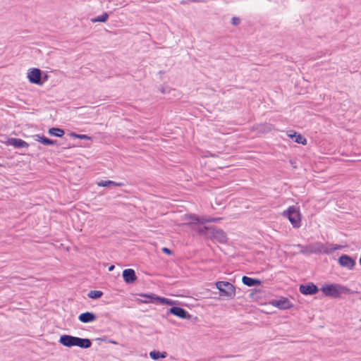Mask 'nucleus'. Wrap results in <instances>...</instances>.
<instances>
[{"label": "nucleus", "mask_w": 361, "mask_h": 361, "mask_svg": "<svg viewBox=\"0 0 361 361\" xmlns=\"http://www.w3.org/2000/svg\"><path fill=\"white\" fill-rule=\"evenodd\" d=\"M320 290L326 297L331 298H341L343 294L353 295L358 293L336 283H326L322 286Z\"/></svg>", "instance_id": "nucleus-1"}, {"label": "nucleus", "mask_w": 361, "mask_h": 361, "mask_svg": "<svg viewBox=\"0 0 361 361\" xmlns=\"http://www.w3.org/2000/svg\"><path fill=\"white\" fill-rule=\"evenodd\" d=\"M195 229L199 235H203L207 238L216 240L222 244L227 243L228 238L226 232L215 226H199Z\"/></svg>", "instance_id": "nucleus-2"}, {"label": "nucleus", "mask_w": 361, "mask_h": 361, "mask_svg": "<svg viewBox=\"0 0 361 361\" xmlns=\"http://www.w3.org/2000/svg\"><path fill=\"white\" fill-rule=\"evenodd\" d=\"M59 343L67 348L78 346L82 349L90 348L92 345V342L90 338H80L68 334L61 335L59 338Z\"/></svg>", "instance_id": "nucleus-3"}, {"label": "nucleus", "mask_w": 361, "mask_h": 361, "mask_svg": "<svg viewBox=\"0 0 361 361\" xmlns=\"http://www.w3.org/2000/svg\"><path fill=\"white\" fill-rule=\"evenodd\" d=\"M219 290V295L224 300L233 299L236 294V287L231 283L224 281H218L214 283Z\"/></svg>", "instance_id": "nucleus-4"}, {"label": "nucleus", "mask_w": 361, "mask_h": 361, "mask_svg": "<svg viewBox=\"0 0 361 361\" xmlns=\"http://www.w3.org/2000/svg\"><path fill=\"white\" fill-rule=\"evenodd\" d=\"M139 296L144 298L137 299L138 303H152L155 305H176V300H173L167 298L157 295L154 293H140Z\"/></svg>", "instance_id": "nucleus-5"}, {"label": "nucleus", "mask_w": 361, "mask_h": 361, "mask_svg": "<svg viewBox=\"0 0 361 361\" xmlns=\"http://www.w3.org/2000/svg\"><path fill=\"white\" fill-rule=\"evenodd\" d=\"M311 254H331L334 251L340 250L341 245L334 244H324L321 242H316L310 244Z\"/></svg>", "instance_id": "nucleus-6"}, {"label": "nucleus", "mask_w": 361, "mask_h": 361, "mask_svg": "<svg viewBox=\"0 0 361 361\" xmlns=\"http://www.w3.org/2000/svg\"><path fill=\"white\" fill-rule=\"evenodd\" d=\"M27 78L30 83L42 85L48 80V75L38 68H32L27 71Z\"/></svg>", "instance_id": "nucleus-7"}, {"label": "nucleus", "mask_w": 361, "mask_h": 361, "mask_svg": "<svg viewBox=\"0 0 361 361\" xmlns=\"http://www.w3.org/2000/svg\"><path fill=\"white\" fill-rule=\"evenodd\" d=\"M283 216L289 220L293 228H298L301 226L302 215L296 207L290 206L283 212Z\"/></svg>", "instance_id": "nucleus-8"}, {"label": "nucleus", "mask_w": 361, "mask_h": 361, "mask_svg": "<svg viewBox=\"0 0 361 361\" xmlns=\"http://www.w3.org/2000/svg\"><path fill=\"white\" fill-rule=\"evenodd\" d=\"M177 302L176 305H169L171 307L167 310L166 315L173 314L183 319H191L192 316L184 308L177 306L179 304L178 301Z\"/></svg>", "instance_id": "nucleus-9"}, {"label": "nucleus", "mask_w": 361, "mask_h": 361, "mask_svg": "<svg viewBox=\"0 0 361 361\" xmlns=\"http://www.w3.org/2000/svg\"><path fill=\"white\" fill-rule=\"evenodd\" d=\"M338 264L341 267L348 269V270H353L356 264L355 259L353 257L347 255L342 254L338 258Z\"/></svg>", "instance_id": "nucleus-10"}, {"label": "nucleus", "mask_w": 361, "mask_h": 361, "mask_svg": "<svg viewBox=\"0 0 361 361\" xmlns=\"http://www.w3.org/2000/svg\"><path fill=\"white\" fill-rule=\"evenodd\" d=\"M319 290L320 288L313 282L302 283L299 286V291L304 295H316Z\"/></svg>", "instance_id": "nucleus-11"}, {"label": "nucleus", "mask_w": 361, "mask_h": 361, "mask_svg": "<svg viewBox=\"0 0 361 361\" xmlns=\"http://www.w3.org/2000/svg\"><path fill=\"white\" fill-rule=\"evenodd\" d=\"M269 303L280 310H289L293 306L288 298L285 297H281L279 299H273Z\"/></svg>", "instance_id": "nucleus-12"}, {"label": "nucleus", "mask_w": 361, "mask_h": 361, "mask_svg": "<svg viewBox=\"0 0 361 361\" xmlns=\"http://www.w3.org/2000/svg\"><path fill=\"white\" fill-rule=\"evenodd\" d=\"M4 143L7 146H12L15 149L27 148L29 144L25 140L16 137H6Z\"/></svg>", "instance_id": "nucleus-13"}, {"label": "nucleus", "mask_w": 361, "mask_h": 361, "mask_svg": "<svg viewBox=\"0 0 361 361\" xmlns=\"http://www.w3.org/2000/svg\"><path fill=\"white\" fill-rule=\"evenodd\" d=\"M122 277L126 284H133L137 281V276L133 269H126L122 272Z\"/></svg>", "instance_id": "nucleus-14"}, {"label": "nucleus", "mask_w": 361, "mask_h": 361, "mask_svg": "<svg viewBox=\"0 0 361 361\" xmlns=\"http://www.w3.org/2000/svg\"><path fill=\"white\" fill-rule=\"evenodd\" d=\"M287 135L298 144L306 145L307 143V139L302 135L293 130H288L287 132Z\"/></svg>", "instance_id": "nucleus-15"}, {"label": "nucleus", "mask_w": 361, "mask_h": 361, "mask_svg": "<svg viewBox=\"0 0 361 361\" xmlns=\"http://www.w3.org/2000/svg\"><path fill=\"white\" fill-rule=\"evenodd\" d=\"M97 317L95 313L92 312H82L78 316V320L82 323H90L97 319Z\"/></svg>", "instance_id": "nucleus-16"}, {"label": "nucleus", "mask_w": 361, "mask_h": 361, "mask_svg": "<svg viewBox=\"0 0 361 361\" xmlns=\"http://www.w3.org/2000/svg\"><path fill=\"white\" fill-rule=\"evenodd\" d=\"M35 140L40 142L45 146H53L58 145V141L47 137L44 135H34Z\"/></svg>", "instance_id": "nucleus-17"}, {"label": "nucleus", "mask_w": 361, "mask_h": 361, "mask_svg": "<svg viewBox=\"0 0 361 361\" xmlns=\"http://www.w3.org/2000/svg\"><path fill=\"white\" fill-rule=\"evenodd\" d=\"M185 216V219L190 220V221L188 223H187V225H188L191 228L192 230L195 231V229H194V228H197L199 227L198 223H199L200 216L195 214H186Z\"/></svg>", "instance_id": "nucleus-18"}, {"label": "nucleus", "mask_w": 361, "mask_h": 361, "mask_svg": "<svg viewBox=\"0 0 361 361\" xmlns=\"http://www.w3.org/2000/svg\"><path fill=\"white\" fill-rule=\"evenodd\" d=\"M242 282L248 287L257 286L262 283V281L259 279L251 278L247 276L242 277Z\"/></svg>", "instance_id": "nucleus-19"}, {"label": "nucleus", "mask_w": 361, "mask_h": 361, "mask_svg": "<svg viewBox=\"0 0 361 361\" xmlns=\"http://www.w3.org/2000/svg\"><path fill=\"white\" fill-rule=\"evenodd\" d=\"M97 186L104 188H111L113 186L121 187L125 186L126 184L123 182H116L111 180H101L97 183Z\"/></svg>", "instance_id": "nucleus-20"}, {"label": "nucleus", "mask_w": 361, "mask_h": 361, "mask_svg": "<svg viewBox=\"0 0 361 361\" xmlns=\"http://www.w3.org/2000/svg\"><path fill=\"white\" fill-rule=\"evenodd\" d=\"M48 134L52 137H62L65 134V131L63 128H61L51 127L49 128Z\"/></svg>", "instance_id": "nucleus-21"}, {"label": "nucleus", "mask_w": 361, "mask_h": 361, "mask_svg": "<svg viewBox=\"0 0 361 361\" xmlns=\"http://www.w3.org/2000/svg\"><path fill=\"white\" fill-rule=\"evenodd\" d=\"M168 356V353L166 351L160 352L159 350H154L149 352V357L153 360H158L161 358H166Z\"/></svg>", "instance_id": "nucleus-22"}, {"label": "nucleus", "mask_w": 361, "mask_h": 361, "mask_svg": "<svg viewBox=\"0 0 361 361\" xmlns=\"http://www.w3.org/2000/svg\"><path fill=\"white\" fill-rule=\"evenodd\" d=\"M263 291L259 288H254L250 290L249 298L252 300L257 301L262 298Z\"/></svg>", "instance_id": "nucleus-23"}, {"label": "nucleus", "mask_w": 361, "mask_h": 361, "mask_svg": "<svg viewBox=\"0 0 361 361\" xmlns=\"http://www.w3.org/2000/svg\"><path fill=\"white\" fill-rule=\"evenodd\" d=\"M109 19V13L106 12L103 13L102 15L98 16L91 19L92 23H106Z\"/></svg>", "instance_id": "nucleus-24"}, {"label": "nucleus", "mask_w": 361, "mask_h": 361, "mask_svg": "<svg viewBox=\"0 0 361 361\" xmlns=\"http://www.w3.org/2000/svg\"><path fill=\"white\" fill-rule=\"evenodd\" d=\"M293 246L300 248V250L299 251V252H298V254L311 255L310 244L306 245H302L301 244H296V245H293Z\"/></svg>", "instance_id": "nucleus-25"}, {"label": "nucleus", "mask_w": 361, "mask_h": 361, "mask_svg": "<svg viewBox=\"0 0 361 361\" xmlns=\"http://www.w3.org/2000/svg\"><path fill=\"white\" fill-rule=\"evenodd\" d=\"M103 294H104L103 292L101 290H90L87 293V296L91 299L97 300V299H99L100 298H102Z\"/></svg>", "instance_id": "nucleus-26"}, {"label": "nucleus", "mask_w": 361, "mask_h": 361, "mask_svg": "<svg viewBox=\"0 0 361 361\" xmlns=\"http://www.w3.org/2000/svg\"><path fill=\"white\" fill-rule=\"evenodd\" d=\"M68 135L71 137H73V138H78V139H80V140H91V137L87 135H85V134H78L75 132H71Z\"/></svg>", "instance_id": "nucleus-27"}, {"label": "nucleus", "mask_w": 361, "mask_h": 361, "mask_svg": "<svg viewBox=\"0 0 361 361\" xmlns=\"http://www.w3.org/2000/svg\"><path fill=\"white\" fill-rule=\"evenodd\" d=\"M273 128H274L273 125H271L270 123H265L262 126L260 130L264 133H269L272 130Z\"/></svg>", "instance_id": "nucleus-28"}, {"label": "nucleus", "mask_w": 361, "mask_h": 361, "mask_svg": "<svg viewBox=\"0 0 361 361\" xmlns=\"http://www.w3.org/2000/svg\"><path fill=\"white\" fill-rule=\"evenodd\" d=\"M207 223H209V217H206V216H200L198 226H205L204 224H207Z\"/></svg>", "instance_id": "nucleus-29"}, {"label": "nucleus", "mask_w": 361, "mask_h": 361, "mask_svg": "<svg viewBox=\"0 0 361 361\" xmlns=\"http://www.w3.org/2000/svg\"><path fill=\"white\" fill-rule=\"evenodd\" d=\"M240 19L238 17L234 16L231 18V24L233 25H235V26L238 25L240 24Z\"/></svg>", "instance_id": "nucleus-30"}, {"label": "nucleus", "mask_w": 361, "mask_h": 361, "mask_svg": "<svg viewBox=\"0 0 361 361\" xmlns=\"http://www.w3.org/2000/svg\"><path fill=\"white\" fill-rule=\"evenodd\" d=\"M161 251H162L163 253H164V254H166L167 255H173V251L171 249H169V248H168L166 247H162L161 248Z\"/></svg>", "instance_id": "nucleus-31"}, {"label": "nucleus", "mask_w": 361, "mask_h": 361, "mask_svg": "<svg viewBox=\"0 0 361 361\" xmlns=\"http://www.w3.org/2000/svg\"><path fill=\"white\" fill-rule=\"evenodd\" d=\"M159 90L160 92L162 93V94H166V93H169L170 92L171 90H172L171 89L169 88V87H164L163 86H161L160 88H159Z\"/></svg>", "instance_id": "nucleus-32"}, {"label": "nucleus", "mask_w": 361, "mask_h": 361, "mask_svg": "<svg viewBox=\"0 0 361 361\" xmlns=\"http://www.w3.org/2000/svg\"><path fill=\"white\" fill-rule=\"evenodd\" d=\"M221 220H222V218H221V217H209V223L210 222L217 223V222H219Z\"/></svg>", "instance_id": "nucleus-33"}, {"label": "nucleus", "mask_w": 361, "mask_h": 361, "mask_svg": "<svg viewBox=\"0 0 361 361\" xmlns=\"http://www.w3.org/2000/svg\"><path fill=\"white\" fill-rule=\"evenodd\" d=\"M236 293L238 294V298L242 296L241 295L242 291L240 288H236Z\"/></svg>", "instance_id": "nucleus-34"}, {"label": "nucleus", "mask_w": 361, "mask_h": 361, "mask_svg": "<svg viewBox=\"0 0 361 361\" xmlns=\"http://www.w3.org/2000/svg\"><path fill=\"white\" fill-rule=\"evenodd\" d=\"M115 268V266L114 264H111L109 268H108V271H112Z\"/></svg>", "instance_id": "nucleus-35"}, {"label": "nucleus", "mask_w": 361, "mask_h": 361, "mask_svg": "<svg viewBox=\"0 0 361 361\" xmlns=\"http://www.w3.org/2000/svg\"><path fill=\"white\" fill-rule=\"evenodd\" d=\"M108 342L110 343H113V344H118V343L112 339H109L108 340Z\"/></svg>", "instance_id": "nucleus-36"}, {"label": "nucleus", "mask_w": 361, "mask_h": 361, "mask_svg": "<svg viewBox=\"0 0 361 361\" xmlns=\"http://www.w3.org/2000/svg\"><path fill=\"white\" fill-rule=\"evenodd\" d=\"M191 1H193V2H198L199 1H198V0H191Z\"/></svg>", "instance_id": "nucleus-37"}, {"label": "nucleus", "mask_w": 361, "mask_h": 361, "mask_svg": "<svg viewBox=\"0 0 361 361\" xmlns=\"http://www.w3.org/2000/svg\"><path fill=\"white\" fill-rule=\"evenodd\" d=\"M2 166V165L0 164V167Z\"/></svg>", "instance_id": "nucleus-38"}]
</instances>
